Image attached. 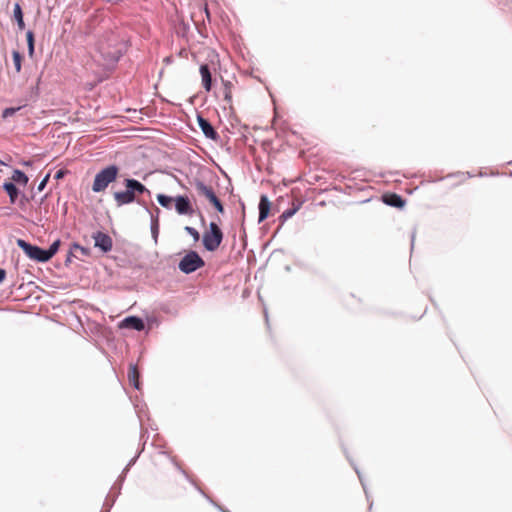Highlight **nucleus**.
I'll use <instances>...</instances> for the list:
<instances>
[{
    "mask_svg": "<svg viewBox=\"0 0 512 512\" xmlns=\"http://www.w3.org/2000/svg\"><path fill=\"white\" fill-rule=\"evenodd\" d=\"M124 185L125 191L115 192L113 195L118 206L138 201V196L144 193L150 194V191L138 180L125 179Z\"/></svg>",
    "mask_w": 512,
    "mask_h": 512,
    "instance_id": "1",
    "label": "nucleus"
},
{
    "mask_svg": "<svg viewBox=\"0 0 512 512\" xmlns=\"http://www.w3.org/2000/svg\"><path fill=\"white\" fill-rule=\"evenodd\" d=\"M118 175V168L114 165L102 169L95 175L92 190L96 193L104 191L114 182Z\"/></svg>",
    "mask_w": 512,
    "mask_h": 512,
    "instance_id": "2",
    "label": "nucleus"
},
{
    "mask_svg": "<svg viewBox=\"0 0 512 512\" xmlns=\"http://www.w3.org/2000/svg\"><path fill=\"white\" fill-rule=\"evenodd\" d=\"M223 240V233L214 222L209 224V229L203 234V245L208 251H215Z\"/></svg>",
    "mask_w": 512,
    "mask_h": 512,
    "instance_id": "3",
    "label": "nucleus"
},
{
    "mask_svg": "<svg viewBox=\"0 0 512 512\" xmlns=\"http://www.w3.org/2000/svg\"><path fill=\"white\" fill-rule=\"evenodd\" d=\"M204 260L195 251L187 253L179 262V269L185 273L190 274L197 269L204 266Z\"/></svg>",
    "mask_w": 512,
    "mask_h": 512,
    "instance_id": "4",
    "label": "nucleus"
},
{
    "mask_svg": "<svg viewBox=\"0 0 512 512\" xmlns=\"http://www.w3.org/2000/svg\"><path fill=\"white\" fill-rule=\"evenodd\" d=\"M17 245L24 251V253L32 260L38 262H47L45 250L31 245L23 239L17 240Z\"/></svg>",
    "mask_w": 512,
    "mask_h": 512,
    "instance_id": "5",
    "label": "nucleus"
},
{
    "mask_svg": "<svg viewBox=\"0 0 512 512\" xmlns=\"http://www.w3.org/2000/svg\"><path fill=\"white\" fill-rule=\"evenodd\" d=\"M175 209L180 215H192L194 210L187 196H177L174 198Z\"/></svg>",
    "mask_w": 512,
    "mask_h": 512,
    "instance_id": "6",
    "label": "nucleus"
},
{
    "mask_svg": "<svg viewBox=\"0 0 512 512\" xmlns=\"http://www.w3.org/2000/svg\"><path fill=\"white\" fill-rule=\"evenodd\" d=\"M112 44L105 45L101 43L99 46L100 53L110 61H117L122 55V47H114L113 50H109Z\"/></svg>",
    "mask_w": 512,
    "mask_h": 512,
    "instance_id": "7",
    "label": "nucleus"
},
{
    "mask_svg": "<svg viewBox=\"0 0 512 512\" xmlns=\"http://www.w3.org/2000/svg\"><path fill=\"white\" fill-rule=\"evenodd\" d=\"M94 240H95V246L99 247L104 252H107L112 248L111 238L102 232L96 233L94 235Z\"/></svg>",
    "mask_w": 512,
    "mask_h": 512,
    "instance_id": "8",
    "label": "nucleus"
},
{
    "mask_svg": "<svg viewBox=\"0 0 512 512\" xmlns=\"http://www.w3.org/2000/svg\"><path fill=\"white\" fill-rule=\"evenodd\" d=\"M120 327L141 331L144 329V322L138 317L130 316L121 322Z\"/></svg>",
    "mask_w": 512,
    "mask_h": 512,
    "instance_id": "9",
    "label": "nucleus"
},
{
    "mask_svg": "<svg viewBox=\"0 0 512 512\" xmlns=\"http://www.w3.org/2000/svg\"><path fill=\"white\" fill-rule=\"evenodd\" d=\"M195 189L200 196H204L207 200H209V202H211L214 198L217 197L213 189L207 186L202 181H197L195 183Z\"/></svg>",
    "mask_w": 512,
    "mask_h": 512,
    "instance_id": "10",
    "label": "nucleus"
},
{
    "mask_svg": "<svg viewBox=\"0 0 512 512\" xmlns=\"http://www.w3.org/2000/svg\"><path fill=\"white\" fill-rule=\"evenodd\" d=\"M198 123L206 137L210 139H215L217 137V133L215 132L214 128L206 119L198 117Z\"/></svg>",
    "mask_w": 512,
    "mask_h": 512,
    "instance_id": "11",
    "label": "nucleus"
},
{
    "mask_svg": "<svg viewBox=\"0 0 512 512\" xmlns=\"http://www.w3.org/2000/svg\"><path fill=\"white\" fill-rule=\"evenodd\" d=\"M200 74L202 78V85L206 91H210L212 84V77L209 67L206 64L200 66Z\"/></svg>",
    "mask_w": 512,
    "mask_h": 512,
    "instance_id": "12",
    "label": "nucleus"
},
{
    "mask_svg": "<svg viewBox=\"0 0 512 512\" xmlns=\"http://www.w3.org/2000/svg\"><path fill=\"white\" fill-rule=\"evenodd\" d=\"M270 210V202L266 196H261L259 202V221L267 218Z\"/></svg>",
    "mask_w": 512,
    "mask_h": 512,
    "instance_id": "13",
    "label": "nucleus"
},
{
    "mask_svg": "<svg viewBox=\"0 0 512 512\" xmlns=\"http://www.w3.org/2000/svg\"><path fill=\"white\" fill-rule=\"evenodd\" d=\"M128 380L131 385H133L136 389H139V372L135 365H130L128 370Z\"/></svg>",
    "mask_w": 512,
    "mask_h": 512,
    "instance_id": "14",
    "label": "nucleus"
},
{
    "mask_svg": "<svg viewBox=\"0 0 512 512\" xmlns=\"http://www.w3.org/2000/svg\"><path fill=\"white\" fill-rule=\"evenodd\" d=\"M384 202L390 206L399 208L403 207L405 204L404 200L397 194L386 195L384 197Z\"/></svg>",
    "mask_w": 512,
    "mask_h": 512,
    "instance_id": "15",
    "label": "nucleus"
},
{
    "mask_svg": "<svg viewBox=\"0 0 512 512\" xmlns=\"http://www.w3.org/2000/svg\"><path fill=\"white\" fill-rule=\"evenodd\" d=\"M3 188L9 195L11 203H14L19 193L17 187L12 182H6L4 183Z\"/></svg>",
    "mask_w": 512,
    "mask_h": 512,
    "instance_id": "16",
    "label": "nucleus"
},
{
    "mask_svg": "<svg viewBox=\"0 0 512 512\" xmlns=\"http://www.w3.org/2000/svg\"><path fill=\"white\" fill-rule=\"evenodd\" d=\"M14 18L17 22L18 28L20 30H23L25 27V23L23 20V13H22L21 6L18 3L15 4V6H14Z\"/></svg>",
    "mask_w": 512,
    "mask_h": 512,
    "instance_id": "17",
    "label": "nucleus"
},
{
    "mask_svg": "<svg viewBox=\"0 0 512 512\" xmlns=\"http://www.w3.org/2000/svg\"><path fill=\"white\" fill-rule=\"evenodd\" d=\"M11 179L14 182H16L18 184H21L23 186H25L28 183V180H29L28 177L26 176V174L23 173L21 170H18V169L13 171Z\"/></svg>",
    "mask_w": 512,
    "mask_h": 512,
    "instance_id": "18",
    "label": "nucleus"
},
{
    "mask_svg": "<svg viewBox=\"0 0 512 512\" xmlns=\"http://www.w3.org/2000/svg\"><path fill=\"white\" fill-rule=\"evenodd\" d=\"M157 200L159 204L167 209L171 208L172 202H174V198L170 196H166L164 194H158Z\"/></svg>",
    "mask_w": 512,
    "mask_h": 512,
    "instance_id": "19",
    "label": "nucleus"
},
{
    "mask_svg": "<svg viewBox=\"0 0 512 512\" xmlns=\"http://www.w3.org/2000/svg\"><path fill=\"white\" fill-rule=\"evenodd\" d=\"M60 247V240L54 241L48 250H45L47 261L50 260L58 251Z\"/></svg>",
    "mask_w": 512,
    "mask_h": 512,
    "instance_id": "20",
    "label": "nucleus"
},
{
    "mask_svg": "<svg viewBox=\"0 0 512 512\" xmlns=\"http://www.w3.org/2000/svg\"><path fill=\"white\" fill-rule=\"evenodd\" d=\"M27 44H28V53L32 57L34 54V34L32 31H28L26 33Z\"/></svg>",
    "mask_w": 512,
    "mask_h": 512,
    "instance_id": "21",
    "label": "nucleus"
},
{
    "mask_svg": "<svg viewBox=\"0 0 512 512\" xmlns=\"http://www.w3.org/2000/svg\"><path fill=\"white\" fill-rule=\"evenodd\" d=\"M13 64L17 72L21 70L22 56L18 51L12 52Z\"/></svg>",
    "mask_w": 512,
    "mask_h": 512,
    "instance_id": "22",
    "label": "nucleus"
},
{
    "mask_svg": "<svg viewBox=\"0 0 512 512\" xmlns=\"http://www.w3.org/2000/svg\"><path fill=\"white\" fill-rule=\"evenodd\" d=\"M298 209H299V206H295L292 209H288V210L284 211L281 215V218L283 220H287V219L291 218L298 211Z\"/></svg>",
    "mask_w": 512,
    "mask_h": 512,
    "instance_id": "23",
    "label": "nucleus"
},
{
    "mask_svg": "<svg viewBox=\"0 0 512 512\" xmlns=\"http://www.w3.org/2000/svg\"><path fill=\"white\" fill-rule=\"evenodd\" d=\"M185 231L193 237L195 242H197L200 239V234L195 228L186 226Z\"/></svg>",
    "mask_w": 512,
    "mask_h": 512,
    "instance_id": "24",
    "label": "nucleus"
},
{
    "mask_svg": "<svg viewBox=\"0 0 512 512\" xmlns=\"http://www.w3.org/2000/svg\"><path fill=\"white\" fill-rule=\"evenodd\" d=\"M151 231H152V235H153L154 239L156 240L157 235H158V220H157V218L155 219L153 216H152Z\"/></svg>",
    "mask_w": 512,
    "mask_h": 512,
    "instance_id": "25",
    "label": "nucleus"
},
{
    "mask_svg": "<svg viewBox=\"0 0 512 512\" xmlns=\"http://www.w3.org/2000/svg\"><path fill=\"white\" fill-rule=\"evenodd\" d=\"M216 209L217 211H219L220 213H223L224 212V207L222 205V203L220 202V200L218 199V197L214 198L211 202H210Z\"/></svg>",
    "mask_w": 512,
    "mask_h": 512,
    "instance_id": "26",
    "label": "nucleus"
},
{
    "mask_svg": "<svg viewBox=\"0 0 512 512\" xmlns=\"http://www.w3.org/2000/svg\"><path fill=\"white\" fill-rule=\"evenodd\" d=\"M19 110V108H6L3 113H2V117L3 118H8V117H11L12 115L15 114V112Z\"/></svg>",
    "mask_w": 512,
    "mask_h": 512,
    "instance_id": "27",
    "label": "nucleus"
},
{
    "mask_svg": "<svg viewBox=\"0 0 512 512\" xmlns=\"http://www.w3.org/2000/svg\"><path fill=\"white\" fill-rule=\"evenodd\" d=\"M49 176H50V175H49V174H47V175L45 176V178H44V179L39 183L38 188H37V189H38V191H43V190H44V188L46 187L47 182H48V180H49Z\"/></svg>",
    "mask_w": 512,
    "mask_h": 512,
    "instance_id": "28",
    "label": "nucleus"
},
{
    "mask_svg": "<svg viewBox=\"0 0 512 512\" xmlns=\"http://www.w3.org/2000/svg\"><path fill=\"white\" fill-rule=\"evenodd\" d=\"M225 99L227 101H230L231 100V94H230V91L229 90H225Z\"/></svg>",
    "mask_w": 512,
    "mask_h": 512,
    "instance_id": "29",
    "label": "nucleus"
},
{
    "mask_svg": "<svg viewBox=\"0 0 512 512\" xmlns=\"http://www.w3.org/2000/svg\"><path fill=\"white\" fill-rule=\"evenodd\" d=\"M5 275H6L5 271L3 269H0V283L4 280Z\"/></svg>",
    "mask_w": 512,
    "mask_h": 512,
    "instance_id": "30",
    "label": "nucleus"
},
{
    "mask_svg": "<svg viewBox=\"0 0 512 512\" xmlns=\"http://www.w3.org/2000/svg\"><path fill=\"white\" fill-rule=\"evenodd\" d=\"M106 1L110 4L116 5V4H119L120 2H122L123 0H106Z\"/></svg>",
    "mask_w": 512,
    "mask_h": 512,
    "instance_id": "31",
    "label": "nucleus"
},
{
    "mask_svg": "<svg viewBox=\"0 0 512 512\" xmlns=\"http://www.w3.org/2000/svg\"><path fill=\"white\" fill-rule=\"evenodd\" d=\"M56 177L57 178H61L62 177V172L61 171H58L57 174H56Z\"/></svg>",
    "mask_w": 512,
    "mask_h": 512,
    "instance_id": "32",
    "label": "nucleus"
},
{
    "mask_svg": "<svg viewBox=\"0 0 512 512\" xmlns=\"http://www.w3.org/2000/svg\"><path fill=\"white\" fill-rule=\"evenodd\" d=\"M74 247H75L76 249H81L82 251L84 250L82 247H80V246H79V245H77V244H75V245H74Z\"/></svg>",
    "mask_w": 512,
    "mask_h": 512,
    "instance_id": "33",
    "label": "nucleus"
}]
</instances>
